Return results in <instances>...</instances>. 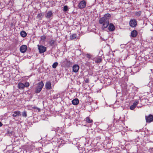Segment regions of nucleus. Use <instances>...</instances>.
Listing matches in <instances>:
<instances>
[{
  "label": "nucleus",
  "instance_id": "nucleus-27",
  "mask_svg": "<svg viewBox=\"0 0 153 153\" xmlns=\"http://www.w3.org/2000/svg\"><path fill=\"white\" fill-rule=\"evenodd\" d=\"M68 10V6L65 5L64 7L63 10L64 12H66Z\"/></svg>",
  "mask_w": 153,
  "mask_h": 153
},
{
  "label": "nucleus",
  "instance_id": "nucleus-28",
  "mask_svg": "<svg viewBox=\"0 0 153 153\" xmlns=\"http://www.w3.org/2000/svg\"><path fill=\"white\" fill-rule=\"evenodd\" d=\"M29 83L28 82H26L25 83V84L24 85L25 87H28L29 86Z\"/></svg>",
  "mask_w": 153,
  "mask_h": 153
},
{
  "label": "nucleus",
  "instance_id": "nucleus-2",
  "mask_svg": "<svg viewBox=\"0 0 153 153\" xmlns=\"http://www.w3.org/2000/svg\"><path fill=\"white\" fill-rule=\"evenodd\" d=\"M44 85V83L42 81L38 83L37 84L36 86L35 87V93L37 94L40 93L43 88Z\"/></svg>",
  "mask_w": 153,
  "mask_h": 153
},
{
  "label": "nucleus",
  "instance_id": "nucleus-18",
  "mask_svg": "<svg viewBox=\"0 0 153 153\" xmlns=\"http://www.w3.org/2000/svg\"><path fill=\"white\" fill-rule=\"evenodd\" d=\"M20 35L22 37H24L27 36V33L25 31L23 30L20 32Z\"/></svg>",
  "mask_w": 153,
  "mask_h": 153
},
{
  "label": "nucleus",
  "instance_id": "nucleus-13",
  "mask_svg": "<svg viewBox=\"0 0 153 153\" xmlns=\"http://www.w3.org/2000/svg\"><path fill=\"white\" fill-rule=\"evenodd\" d=\"M137 35V32L135 30L132 31L131 32V36L133 37H136Z\"/></svg>",
  "mask_w": 153,
  "mask_h": 153
},
{
  "label": "nucleus",
  "instance_id": "nucleus-25",
  "mask_svg": "<svg viewBox=\"0 0 153 153\" xmlns=\"http://www.w3.org/2000/svg\"><path fill=\"white\" fill-rule=\"evenodd\" d=\"M55 41L54 40H51L49 42V44L50 45L52 46L54 44Z\"/></svg>",
  "mask_w": 153,
  "mask_h": 153
},
{
  "label": "nucleus",
  "instance_id": "nucleus-21",
  "mask_svg": "<svg viewBox=\"0 0 153 153\" xmlns=\"http://www.w3.org/2000/svg\"><path fill=\"white\" fill-rule=\"evenodd\" d=\"M86 121L88 123H91L93 122L92 120H91L89 117L86 118Z\"/></svg>",
  "mask_w": 153,
  "mask_h": 153
},
{
  "label": "nucleus",
  "instance_id": "nucleus-7",
  "mask_svg": "<svg viewBox=\"0 0 153 153\" xmlns=\"http://www.w3.org/2000/svg\"><path fill=\"white\" fill-rule=\"evenodd\" d=\"M86 4V3L84 0L82 1L79 2L78 4L79 7L80 9H83L85 7Z\"/></svg>",
  "mask_w": 153,
  "mask_h": 153
},
{
  "label": "nucleus",
  "instance_id": "nucleus-26",
  "mask_svg": "<svg viewBox=\"0 0 153 153\" xmlns=\"http://www.w3.org/2000/svg\"><path fill=\"white\" fill-rule=\"evenodd\" d=\"M138 103V101L137 100H135L133 103V105L136 107Z\"/></svg>",
  "mask_w": 153,
  "mask_h": 153
},
{
  "label": "nucleus",
  "instance_id": "nucleus-29",
  "mask_svg": "<svg viewBox=\"0 0 153 153\" xmlns=\"http://www.w3.org/2000/svg\"><path fill=\"white\" fill-rule=\"evenodd\" d=\"M135 106H134L133 104V105H131L130 106V109L131 110H133L135 108Z\"/></svg>",
  "mask_w": 153,
  "mask_h": 153
},
{
  "label": "nucleus",
  "instance_id": "nucleus-5",
  "mask_svg": "<svg viewBox=\"0 0 153 153\" xmlns=\"http://www.w3.org/2000/svg\"><path fill=\"white\" fill-rule=\"evenodd\" d=\"M129 25L131 27H135L137 25V21L134 19H131L129 22Z\"/></svg>",
  "mask_w": 153,
  "mask_h": 153
},
{
  "label": "nucleus",
  "instance_id": "nucleus-11",
  "mask_svg": "<svg viewBox=\"0 0 153 153\" xmlns=\"http://www.w3.org/2000/svg\"><path fill=\"white\" fill-rule=\"evenodd\" d=\"M108 25V29L110 31H113L114 30L115 27L113 24L110 23V24H109Z\"/></svg>",
  "mask_w": 153,
  "mask_h": 153
},
{
  "label": "nucleus",
  "instance_id": "nucleus-10",
  "mask_svg": "<svg viewBox=\"0 0 153 153\" xmlns=\"http://www.w3.org/2000/svg\"><path fill=\"white\" fill-rule=\"evenodd\" d=\"M21 112L19 111H15L13 112V114H12V116L13 117L21 116Z\"/></svg>",
  "mask_w": 153,
  "mask_h": 153
},
{
  "label": "nucleus",
  "instance_id": "nucleus-23",
  "mask_svg": "<svg viewBox=\"0 0 153 153\" xmlns=\"http://www.w3.org/2000/svg\"><path fill=\"white\" fill-rule=\"evenodd\" d=\"M141 14V11H139L138 12H136L135 13V15L137 16H140Z\"/></svg>",
  "mask_w": 153,
  "mask_h": 153
},
{
  "label": "nucleus",
  "instance_id": "nucleus-19",
  "mask_svg": "<svg viewBox=\"0 0 153 153\" xmlns=\"http://www.w3.org/2000/svg\"><path fill=\"white\" fill-rule=\"evenodd\" d=\"M76 34H73L70 36V39L73 40L76 39Z\"/></svg>",
  "mask_w": 153,
  "mask_h": 153
},
{
  "label": "nucleus",
  "instance_id": "nucleus-4",
  "mask_svg": "<svg viewBox=\"0 0 153 153\" xmlns=\"http://www.w3.org/2000/svg\"><path fill=\"white\" fill-rule=\"evenodd\" d=\"M38 49L39 50V52L40 53H42L45 52L46 50V47L38 45Z\"/></svg>",
  "mask_w": 153,
  "mask_h": 153
},
{
  "label": "nucleus",
  "instance_id": "nucleus-33",
  "mask_svg": "<svg viewBox=\"0 0 153 153\" xmlns=\"http://www.w3.org/2000/svg\"><path fill=\"white\" fill-rule=\"evenodd\" d=\"M88 98H91V97L89 96L88 97Z\"/></svg>",
  "mask_w": 153,
  "mask_h": 153
},
{
  "label": "nucleus",
  "instance_id": "nucleus-6",
  "mask_svg": "<svg viewBox=\"0 0 153 153\" xmlns=\"http://www.w3.org/2000/svg\"><path fill=\"white\" fill-rule=\"evenodd\" d=\"M145 118L147 123H150L153 121V116L151 114H149L148 116H145Z\"/></svg>",
  "mask_w": 153,
  "mask_h": 153
},
{
  "label": "nucleus",
  "instance_id": "nucleus-16",
  "mask_svg": "<svg viewBox=\"0 0 153 153\" xmlns=\"http://www.w3.org/2000/svg\"><path fill=\"white\" fill-rule=\"evenodd\" d=\"M65 62L66 65L68 66H70L72 64V62L67 59H65Z\"/></svg>",
  "mask_w": 153,
  "mask_h": 153
},
{
  "label": "nucleus",
  "instance_id": "nucleus-3",
  "mask_svg": "<svg viewBox=\"0 0 153 153\" xmlns=\"http://www.w3.org/2000/svg\"><path fill=\"white\" fill-rule=\"evenodd\" d=\"M53 16V13L52 11H50L47 12L45 15V17L50 20L51 19Z\"/></svg>",
  "mask_w": 153,
  "mask_h": 153
},
{
  "label": "nucleus",
  "instance_id": "nucleus-30",
  "mask_svg": "<svg viewBox=\"0 0 153 153\" xmlns=\"http://www.w3.org/2000/svg\"><path fill=\"white\" fill-rule=\"evenodd\" d=\"M87 58H90L91 57V55L89 54H87Z\"/></svg>",
  "mask_w": 153,
  "mask_h": 153
},
{
  "label": "nucleus",
  "instance_id": "nucleus-9",
  "mask_svg": "<svg viewBox=\"0 0 153 153\" xmlns=\"http://www.w3.org/2000/svg\"><path fill=\"white\" fill-rule=\"evenodd\" d=\"M73 71L74 72H77L79 68V66L77 65H75L73 66Z\"/></svg>",
  "mask_w": 153,
  "mask_h": 153
},
{
  "label": "nucleus",
  "instance_id": "nucleus-22",
  "mask_svg": "<svg viewBox=\"0 0 153 153\" xmlns=\"http://www.w3.org/2000/svg\"><path fill=\"white\" fill-rule=\"evenodd\" d=\"M22 116L24 117H26L27 116V113L26 111H24L22 112Z\"/></svg>",
  "mask_w": 153,
  "mask_h": 153
},
{
  "label": "nucleus",
  "instance_id": "nucleus-12",
  "mask_svg": "<svg viewBox=\"0 0 153 153\" xmlns=\"http://www.w3.org/2000/svg\"><path fill=\"white\" fill-rule=\"evenodd\" d=\"M51 83L50 82H47L45 85V87L46 89L50 90L51 88Z\"/></svg>",
  "mask_w": 153,
  "mask_h": 153
},
{
  "label": "nucleus",
  "instance_id": "nucleus-1",
  "mask_svg": "<svg viewBox=\"0 0 153 153\" xmlns=\"http://www.w3.org/2000/svg\"><path fill=\"white\" fill-rule=\"evenodd\" d=\"M111 17V15L109 13L105 14L104 16L100 18L99 22L100 24L101 25L102 29L104 30L107 27L109 24V19Z\"/></svg>",
  "mask_w": 153,
  "mask_h": 153
},
{
  "label": "nucleus",
  "instance_id": "nucleus-15",
  "mask_svg": "<svg viewBox=\"0 0 153 153\" xmlns=\"http://www.w3.org/2000/svg\"><path fill=\"white\" fill-rule=\"evenodd\" d=\"M79 100L77 98L73 100L72 101V104L74 105H77L79 103Z\"/></svg>",
  "mask_w": 153,
  "mask_h": 153
},
{
  "label": "nucleus",
  "instance_id": "nucleus-20",
  "mask_svg": "<svg viewBox=\"0 0 153 153\" xmlns=\"http://www.w3.org/2000/svg\"><path fill=\"white\" fill-rule=\"evenodd\" d=\"M43 17V15L42 13L39 14L37 15V17L39 20H41Z\"/></svg>",
  "mask_w": 153,
  "mask_h": 153
},
{
  "label": "nucleus",
  "instance_id": "nucleus-32",
  "mask_svg": "<svg viewBox=\"0 0 153 153\" xmlns=\"http://www.w3.org/2000/svg\"><path fill=\"white\" fill-rule=\"evenodd\" d=\"M2 126V123L0 121V126Z\"/></svg>",
  "mask_w": 153,
  "mask_h": 153
},
{
  "label": "nucleus",
  "instance_id": "nucleus-24",
  "mask_svg": "<svg viewBox=\"0 0 153 153\" xmlns=\"http://www.w3.org/2000/svg\"><path fill=\"white\" fill-rule=\"evenodd\" d=\"M58 65V63L57 62H54L52 65V67L54 68H56Z\"/></svg>",
  "mask_w": 153,
  "mask_h": 153
},
{
  "label": "nucleus",
  "instance_id": "nucleus-8",
  "mask_svg": "<svg viewBox=\"0 0 153 153\" xmlns=\"http://www.w3.org/2000/svg\"><path fill=\"white\" fill-rule=\"evenodd\" d=\"M27 46L25 45H22L20 48V51L22 53L25 52L27 50Z\"/></svg>",
  "mask_w": 153,
  "mask_h": 153
},
{
  "label": "nucleus",
  "instance_id": "nucleus-17",
  "mask_svg": "<svg viewBox=\"0 0 153 153\" xmlns=\"http://www.w3.org/2000/svg\"><path fill=\"white\" fill-rule=\"evenodd\" d=\"M102 59L100 57H98L95 59L94 60L96 62L100 63L102 61Z\"/></svg>",
  "mask_w": 153,
  "mask_h": 153
},
{
  "label": "nucleus",
  "instance_id": "nucleus-31",
  "mask_svg": "<svg viewBox=\"0 0 153 153\" xmlns=\"http://www.w3.org/2000/svg\"><path fill=\"white\" fill-rule=\"evenodd\" d=\"M89 80L88 79H86L85 80V82L86 83H88L89 82Z\"/></svg>",
  "mask_w": 153,
  "mask_h": 153
},
{
  "label": "nucleus",
  "instance_id": "nucleus-14",
  "mask_svg": "<svg viewBox=\"0 0 153 153\" xmlns=\"http://www.w3.org/2000/svg\"><path fill=\"white\" fill-rule=\"evenodd\" d=\"M18 88L20 89H23L25 88L24 85L22 83L19 82L18 85Z\"/></svg>",
  "mask_w": 153,
  "mask_h": 153
}]
</instances>
